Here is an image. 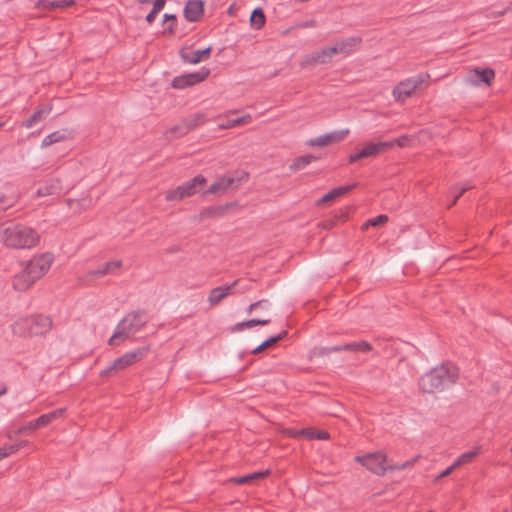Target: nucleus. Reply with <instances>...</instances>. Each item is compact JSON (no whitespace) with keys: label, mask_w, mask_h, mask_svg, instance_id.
<instances>
[{"label":"nucleus","mask_w":512,"mask_h":512,"mask_svg":"<svg viewBox=\"0 0 512 512\" xmlns=\"http://www.w3.org/2000/svg\"><path fill=\"white\" fill-rule=\"evenodd\" d=\"M459 379V368L452 362H444L420 376L419 390L423 393H436L449 389Z\"/></svg>","instance_id":"obj_1"},{"label":"nucleus","mask_w":512,"mask_h":512,"mask_svg":"<svg viewBox=\"0 0 512 512\" xmlns=\"http://www.w3.org/2000/svg\"><path fill=\"white\" fill-rule=\"evenodd\" d=\"M53 255L44 253L29 260L24 269L13 278L12 285L17 291H26L50 268Z\"/></svg>","instance_id":"obj_2"},{"label":"nucleus","mask_w":512,"mask_h":512,"mask_svg":"<svg viewBox=\"0 0 512 512\" xmlns=\"http://www.w3.org/2000/svg\"><path fill=\"white\" fill-rule=\"evenodd\" d=\"M0 233L5 246L14 249H30L39 241L34 229L20 223L9 222Z\"/></svg>","instance_id":"obj_3"},{"label":"nucleus","mask_w":512,"mask_h":512,"mask_svg":"<svg viewBox=\"0 0 512 512\" xmlns=\"http://www.w3.org/2000/svg\"><path fill=\"white\" fill-rule=\"evenodd\" d=\"M52 327L53 321L50 316L34 314L17 320L12 325V331L14 335L29 338L45 335Z\"/></svg>","instance_id":"obj_4"},{"label":"nucleus","mask_w":512,"mask_h":512,"mask_svg":"<svg viewBox=\"0 0 512 512\" xmlns=\"http://www.w3.org/2000/svg\"><path fill=\"white\" fill-rule=\"evenodd\" d=\"M149 319L144 309H138L129 312L116 326L112 337L109 339V345H118V340L126 339L130 334L140 331Z\"/></svg>","instance_id":"obj_5"},{"label":"nucleus","mask_w":512,"mask_h":512,"mask_svg":"<svg viewBox=\"0 0 512 512\" xmlns=\"http://www.w3.org/2000/svg\"><path fill=\"white\" fill-rule=\"evenodd\" d=\"M355 461L364 466L371 473L384 476L387 471L394 472L412 466L416 459L406 461L399 465H386L387 456L383 452H370L362 456H356Z\"/></svg>","instance_id":"obj_6"},{"label":"nucleus","mask_w":512,"mask_h":512,"mask_svg":"<svg viewBox=\"0 0 512 512\" xmlns=\"http://www.w3.org/2000/svg\"><path fill=\"white\" fill-rule=\"evenodd\" d=\"M206 182L207 180L203 175H196L194 178L183 183L182 185H179L175 189L167 191L165 199L167 201H179L186 197L193 196L203 188Z\"/></svg>","instance_id":"obj_7"},{"label":"nucleus","mask_w":512,"mask_h":512,"mask_svg":"<svg viewBox=\"0 0 512 512\" xmlns=\"http://www.w3.org/2000/svg\"><path fill=\"white\" fill-rule=\"evenodd\" d=\"M429 79V74H419L416 77L406 79L398 83L393 89V96L397 101H404L410 97L414 91Z\"/></svg>","instance_id":"obj_8"},{"label":"nucleus","mask_w":512,"mask_h":512,"mask_svg":"<svg viewBox=\"0 0 512 512\" xmlns=\"http://www.w3.org/2000/svg\"><path fill=\"white\" fill-rule=\"evenodd\" d=\"M394 146V142H365L363 147L355 154L348 156V163L352 164L356 161L369 157H376L383 151L390 149Z\"/></svg>","instance_id":"obj_9"},{"label":"nucleus","mask_w":512,"mask_h":512,"mask_svg":"<svg viewBox=\"0 0 512 512\" xmlns=\"http://www.w3.org/2000/svg\"><path fill=\"white\" fill-rule=\"evenodd\" d=\"M209 74L210 70L203 67L197 72L187 73L175 77L171 82V86L175 89H185L204 81L209 76Z\"/></svg>","instance_id":"obj_10"},{"label":"nucleus","mask_w":512,"mask_h":512,"mask_svg":"<svg viewBox=\"0 0 512 512\" xmlns=\"http://www.w3.org/2000/svg\"><path fill=\"white\" fill-rule=\"evenodd\" d=\"M494 77L495 72L491 68L475 67L467 74L468 82L475 86H480L482 84L490 86Z\"/></svg>","instance_id":"obj_11"},{"label":"nucleus","mask_w":512,"mask_h":512,"mask_svg":"<svg viewBox=\"0 0 512 512\" xmlns=\"http://www.w3.org/2000/svg\"><path fill=\"white\" fill-rule=\"evenodd\" d=\"M349 134L348 129L336 130L324 135H320L316 138L310 139L308 144L313 147H324L333 143L343 141Z\"/></svg>","instance_id":"obj_12"},{"label":"nucleus","mask_w":512,"mask_h":512,"mask_svg":"<svg viewBox=\"0 0 512 512\" xmlns=\"http://www.w3.org/2000/svg\"><path fill=\"white\" fill-rule=\"evenodd\" d=\"M330 63L325 48L313 51L303 57L300 62L301 68L324 65Z\"/></svg>","instance_id":"obj_13"},{"label":"nucleus","mask_w":512,"mask_h":512,"mask_svg":"<svg viewBox=\"0 0 512 512\" xmlns=\"http://www.w3.org/2000/svg\"><path fill=\"white\" fill-rule=\"evenodd\" d=\"M239 280H235L230 285H223L213 288L210 291L208 301L210 305L215 306L219 304L224 298L231 295L233 293V290L235 286L238 284Z\"/></svg>","instance_id":"obj_14"},{"label":"nucleus","mask_w":512,"mask_h":512,"mask_svg":"<svg viewBox=\"0 0 512 512\" xmlns=\"http://www.w3.org/2000/svg\"><path fill=\"white\" fill-rule=\"evenodd\" d=\"M204 12V3L201 0H188L184 7V17L189 22H196Z\"/></svg>","instance_id":"obj_15"},{"label":"nucleus","mask_w":512,"mask_h":512,"mask_svg":"<svg viewBox=\"0 0 512 512\" xmlns=\"http://www.w3.org/2000/svg\"><path fill=\"white\" fill-rule=\"evenodd\" d=\"M235 203H225L221 205H213L209 207H205L201 210L199 214V219L204 220L208 218H220L226 215V213L229 211V209L234 206Z\"/></svg>","instance_id":"obj_16"},{"label":"nucleus","mask_w":512,"mask_h":512,"mask_svg":"<svg viewBox=\"0 0 512 512\" xmlns=\"http://www.w3.org/2000/svg\"><path fill=\"white\" fill-rule=\"evenodd\" d=\"M211 51H212V47L209 46L202 50H196V51H190V52H185L182 50L180 52V55L184 62H187L190 64H197V63L201 62L202 60L208 59L210 57Z\"/></svg>","instance_id":"obj_17"},{"label":"nucleus","mask_w":512,"mask_h":512,"mask_svg":"<svg viewBox=\"0 0 512 512\" xmlns=\"http://www.w3.org/2000/svg\"><path fill=\"white\" fill-rule=\"evenodd\" d=\"M122 266L121 260H112L106 263L99 265L94 270H89L87 275L90 277H102L109 273H114L116 270H119Z\"/></svg>","instance_id":"obj_18"},{"label":"nucleus","mask_w":512,"mask_h":512,"mask_svg":"<svg viewBox=\"0 0 512 512\" xmlns=\"http://www.w3.org/2000/svg\"><path fill=\"white\" fill-rule=\"evenodd\" d=\"M356 187V183L346 185V186H340L336 187L332 190H330L328 193H326L324 196H322L318 201L317 205H322L326 202L332 201L338 197H341L347 193H349L352 189Z\"/></svg>","instance_id":"obj_19"},{"label":"nucleus","mask_w":512,"mask_h":512,"mask_svg":"<svg viewBox=\"0 0 512 512\" xmlns=\"http://www.w3.org/2000/svg\"><path fill=\"white\" fill-rule=\"evenodd\" d=\"M336 43L339 47V51L341 52V54L347 56L350 53H352L355 47H357L361 43V38L358 36H350L344 39L337 40Z\"/></svg>","instance_id":"obj_20"},{"label":"nucleus","mask_w":512,"mask_h":512,"mask_svg":"<svg viewBox=\"0 0 512 512\" xmlns=\"http://www.w3.org/2000/svg\"><path fill=\"white\" fill-rule=\"evenodd\" d=\"M76 0H38L37 7L45 10L64 9L73 6Z\"/></svg>","instance_id":"obj_21"},{"label":"nucleus","mask_w":512,"mask_h":512,"mask_svg":"<svg viewBox=\"0 0 512 512\" xmlns=\"http://www.w3.org/2000/svg\"><path fill=\"white\" fill-rule=\"evenodd\" d=\"M72 138V131H68V130H59V131H55V132H52L50 133L49 135H47L43 140H42V143H41V146L42 147H47V146H50L54 143H58V142H61V141H64V140H67V139H70Z\"/></svg>","instance_id":"obj_22"},{"label":"nucleus","mask_w":512,"mask_h":512,"mask_svg":"<svg viewBox=\"0 0 512 512\" xmlns=\"http://www.w3.org/2000/svg\"><path fill=\"white\" fill-rule=\"evenodd\" d=\"M129 367L127 362L125 361V358L123 356L115 359L110 365H108L105 369L101 370L99 375L100 377H109L112 376L114 373L124 370L125 368Z\"/></svg>","instance_id":"obj_23"},{"label":"nucleus","mask_w":512,"mask_h":512,"mask_svg":"<svg viewBox=\"0 0 512 512\" xmlns=\"http://www.w3.org/2000/svg\"><path fill=\"white\" fill-rule=\"evenodd\" d=\"M297 435L303 436L309 440H327L330 435L325 430H315L312 428H303L297 432Z\"/></svg>","instance_id":"obj_24"},{"label":"nucleus","mask_w":512,"mask_h":512,"mask_svg":"<svg viewBox=\"0 0 512 512\" xmlns=\"http://www.w3.org/2000/svg\"><path fill=\"white\" fill-rule=\"evenodd\" d=\"M183 119H184V121L186 123V127H188L189 131H192V130L202 126L207 121L206 115L203 112L193 113Z\"/></svg>","instance_id":"obj_25"},{"label":"nucleus","mask_w":512,"mask_h":512,"mask_svg":"<svg viewBox=\"0 0 512 512\" xmlns=\"http://www.w3.org/2000/svg\"><path fill=\"white\" fill-rule=\"evenodd\" d=\"M226 191L237 189L241 183L248 179V173L242 172L240 176H222Z\"/></svg>","instance_id":"obj_26"},{"label":"nucleus","mask_w":512,"mask_h":512,"mask_svg":"<svg viewBox=\"0 0 512 512\" xmlns=\"http://www.w3.org/2000/svg\"><path fill=\"white\" fill-rule=\"evenodd\" d=\"M266 22V16L262 8L257 7L253 9L250 15V25L253 29H261Z\"/></svg>","instance_id":"obj_27"},{"label":"nucleus","mask_w":512,"mask_h":512,"mask_svg":"<svg viewBox=\"0 0 512 512\" xmlns=\"http://www.w3.org/2000/svg\"><path fill=\"white\" fill-rule=\"evenodd\" d=\"M270 323V319H250L239 322L233 326L232 332L242 331L244 329H250L258 325H267Z\"/></svg>","instance_id":"obj_28"},{"label":"nucleus","mask_w":512,"mask_h":512,"mask_svg":"<svg viewBox=\"0 0 512 512\" xmlns=\"http://www.w3.org/2000/svg\"><path fill=\"white\" fill-rule=\"evenodd\" d=\"M51 111V108H48V109H37L36 111H34L29 118H27L25 120V122L23 123V126L26 127V128H31L33 127L36 123L42 121L43 119H45L48 114L50 113Z\"/></svg>","instance_id":"obj_29"},{"label":"nucleus","mask_w":512,"mask_h":512,"mask_svg":"<svg viewBox=\"0 0 512 512\" xmlns=\"http://www.w3.org/2000/svg\"><path fill=\"white\" fill-rule=\"evenodd\" d=\"M317 157L311 154L299 156L290 164L289 169L293 172L304 169L307 165H309L312 161H315Z\"/></svg>","instance_id":"obj_30"},{"label":"nucleus","mask_w":512,"mask_h":512,"mask_svg":"<svg viewBox=\"0 0 512 512\" xmlns=\"http://www.w3.org/2000/svg\"><path fill=\"white\" fill-rule=\"evenodd\" d=\"M147 347L137 348L122 355L129 366L140 361L147 353Z\"/></svg>","instance_id":"obj_31"},{"label":"nucleus","mask_w":512,"mask_h":512,"mask_svg":"<svg viewBox=\"0 0 512 512\" xmlns=\"http://www.w3.org/2000/svg\"><path fill=\"white\" fill-rule=\"evenodd\" d=\"M344 350L350 352H368L372 350V346L365 340L344 343Z\"/></svg>","instance_id":"obj_32"},{"label":"nucleus","mask_w":512,"mask_h":512,"mask_svg":"<svg viewBox=\"0 0 512 512\" xmlns=\"http://www.w3.org/2000/svg\"><path fill=\"white\" fill-rule=\"evenodd\" d=\"M64 413H65L64 408L56 409L52 412H49L47 414H42L41 416H39L36 419V423L42 424V426L44 427V426L48 425L49 423H51L52 421H54L55 419L63 416Z\"/></svg>","instance_id":"obj_33"},{"label":"nucleus","mask_w":512,"mask_h":512,"mask_svg":"<svg viewBox=\"0 0 512 512\" xmlns=\"http://www.w3.org/2000/svg\"><path fill=\"white\" fill-rule=\"evenodd\" d=\"M270 474L269 470L254 472L245 476L234 478L233 481L236 484H246L256 479H262Z\"/></svg>","instance_id":"obj_34"},{"label":"nucleus","mask_w":512,"mask_h":512,"mask_svg":"<svg viewBox=\"0 0 512 512\" xmlns=\"http://www.w3.org/2000/svg\"><path fill=\"white\" fill-rule=\"evenodd\" d=\"M471 188H472V186H467V185H463V186L455 185V186L451 187L449 194L452 197V201H451L450 205L448 206V208H450L451 206L455 205L456 202L458 201V199L466 191L470 190Z\"/></svg>","instance_id":"obj_35"},{"label":"nucleus","mask_w":512,"mask_h":512,"mask_svg":"<svg viewBox=\"0 0 512 512\" xmlns=\"http://www.w3.org/2000/svg\"><path fill=\"white\" fill-rule=\"evenodd\" d=\"M478 454L479 448L461 454L454 462L455 466L458 468L464 464L470 463Z\"/></svg>","instance_id":"obj_36"},{"label":"nucleus","mask_w":512,"mask_h":512,"mask_svg":"<svg viewBox=\"0 0 512 512\" xmlns=\"http://www.w3.org/2000/svg\"><path fill=\"white\" fill-rule=\"evenodd\" d=\"M226 192L227 191L224 188L223 180L220 177L209 186V188L204 192V194H224Z\"/></svg>","instance_id":"obj_37"},{"label":"nucleus","mask_w":512,"mask_h":512,"mask_svg":"<svg viewBox=\"0 0 512 512\" xmlns=\"http://www.w3.org/2000/svg\"><path fill=\"white\" fill-rule=\"evenodd\" d=\"M188 132L190 131L188 127H186V123L183 118L170 129V133H172L176 137L185 136Z\"/></svg>","instance_id":"obj_38"},{"label":"nucleus","mask_w":512,"mask_h":512,"mask_svg":"<svg viewBox=\"0 0 512 512\" xmlns=\"http://www.w3.org/2000/svg\"><path fill=\"white\" fill-rule=\"evenodd\" d=\"M21 446H22V443H17V444H11L8 446L0 447V461L4 458L10 456L11 454L17 452Z\"/></svg>","instance_id":"obj_39"},{"label":"nucleus","mask_w":512,"mask_h":512,"mask_svg":"<svg viewBox=\"0 0 512 512\" xmlns=\"http://www.w3.org/2000/svg\"><path fill=\"white\" fill-rule=\"evenodd\" d=\"M286 336H287V331L283 330L278 335L272 336V337L266 339L265 341H263L261 343L262 348L267 349V348L273 346L274 344L278 343L282 339H284Z\"/></svg>","instance_id":"obj_40"},{"label":"nucleus","mask_w":512,"mask_h":512,"mask_svg":"<svg viewBox=\"0 0 512 512\" xmlns=\"http://www.w3.org/2000/svg\"><path fill=\"white\" fill-rule=\"evenodd\" d=\"M387 221H388V216L381 214V215H378L374 218L367 220V222L364 224V226L365 227H368V226L377 227V226H381V225L385 224Z\"/></svg>","instance_id":"obj_41"},{"label":"nucleus","mask_w":512,"mask_h":512,"mask_svg":"<svg viewBox=\"0 0 512 512\" xmlns=\"http://www.w3.org/2000/svg\"><path fill=\"white\" fill-rule=\"evenodd\" d=\"M346 218H347L346 213H345V212H343V211H341V212H339V214H337V215L335 216V218H334V219H329V220L324 221V222H323V227H324L325 229H331V228L336 224V222H337L338 220H342V221H344Z\"/></svg>","instance_id":"obj_42"},{"label":"nucleus","mask_w":512,"mask_h":512,"mask_svg":"<svg viewBox=\"0 0 512 512\" xmlns=\"http://www.w3.org/2000/svg\"><path fill=\"white\" fill-rule=\"evenodd\" d=\"M331 353L330 347H315L311 351V357H323Z\"/></svg>","instance_id":"obj_43"},{"label":"nucleus","mask_w":512,"mask_h":512,"mask_svg":"<svg viewBox=\"0 0 512 512\" xmlns=\"http://www.w3.org/2000/svg\"><path fill=\"white\" fill-rule=\"evenodd\" d=\"M40 427H43L42 424H37L36 419H35L33 421H30L26 426L21 427L18 430V433L22 434V433H25L26 431H35Z\"/></svg>","instance_id":"obj_44"},{"label":"nucleus","mask_w":512,"mask_h":512,"mask_svg":"<svg viewBox=\"0 0 512 512\" xmlns=\"http://www.w3.org/2000/svg\"><path fill=\"white\" fill-rule=\"evenodd\" d=\"M325 50H326V53H327V56H328V59H329L330 62H331L332 58L335 55L341 54V52L339 51V47H338L336 42L334 43L333 46L325 47Z\"/></svg>","instance_id":"obj_45"},{"label":"nucleus","mask_w":512,"mask_h":512,"mask_svg":"<svg viewBox=\"0 0 512 512\" xmlns=\"http://www.w3.org/2000/svg\"><path fill=\"white\" fill-rule=\"evenodd\" d=\"M316 25H317L316 20L310 19V20H306V21L297 23L296 27L304 29V28H312V27H315Z\"/></svg>","instance_id":"obj_46"},{"label":"nucleus","mask_w":512,"mask_h":512,"mask_svg":"<svg viewBox=\"0 0 512 512\" xmlns=\"http://www.w3.org/2000/svg\"><path fill=\"white\" fill-rule=\"evenodd\" d=\"M151 3H153L152 10L159 13L164 8L166 1L165 0H153Z\"/></svg>","instance_id":"obj_47"},{"label":"nucleus","mask_w":512,"mask_h":512,"mask_svg":"<svg viewBox=\"0 0 512 512\" xmlns=\"http://www.w3.org/2000/svg\"><path fill=\"white\" fill-rule=\"evenodd\" d=\"M394 145H398L399 147H406L407 143L409 142V137L407 135H403L396 140L393 141Z\"/></svg>","instance_id":"obj_48"},{"label":"nucleus","mask_w":512,"mask_h":512,"mask_svg":"<svg viewBox=\"0 0 512 512\" xmlns=\"http://www.w3.org/2000/svg\"><path fill=\"white\" fill-rule=\"evenodd\" d=\"M52 193H53L52 187H48V186L39 187L38 191H37V194L39 196H46V195H50Z\"/></svg>","instance_id":"obj_49"},{"label":"nucleus","mask_w":512,"mask_h":512,"mask_svg":"<svg viewBox=\"0 0 512 512\" xmlns=\"http://www.w3.org/2000/svg\"><path fill=\"white\" fill-rule=\"evenodd\" d=\"M268 301L263 299V300H259L257 302H254L252 304L249 305V307L247 308V312L248 313H251L253 310L257 309L258 307H260L262 304L264 303H267Z\"/></svg>","instance_id":"obj_50"},{"label":"nucleus","mask_w":512,"mask_h":512,"mask_svg":"<svg viewBox=\"0 0 512 512\" xmlns=\"http://www.w3.org/2000/svg\"><path fill=\"white\" fill-rule=\"evenodd\" d=\"M457 468V466H455V463H453L452 465H450L449 467H447L444 471L441 472V474L439 475V478H444L446 476H448L450 473H452L455 469Z\"/></svg>","instance_id":"obj_51"},{"label":"nucleus","mask_w":512,"mask_h":512,"mask_svg":"<svg viewBox=\"0 0 512 512\" xmlns=\"http://www.w3.org/2000/svg\"><path fill=\"white\" fill-rule=\"evenodd\" d=\"M157 14H158L157 12H155V11L151 10V11L147 14V16H146V21H147L149 24L153 23V22H154V20H155V18H156V16H157Z\"/></svg>","instance_id":"obj_52"},{"label":"nucleus","mask_w":512,"mask_h":512,"mask_svg":"<svg viewBox=\"0 0 512 512\" xmlns=\"http://www.w3.org/2000/svg\"><path fill=\"white\" fill-rule=\"evenodd\" d=\"M163 21L176 23L177 18H176V15H174V14H164Z\"/></svg>","instance_id":"obj_53"},{"label":"nucleus","mask_w":512,"mask_h":512,"mask_svg":"<svg viewBox=\"0 0 512 512\" xmlns=\"http://www.w3.org/2000/svg\"><path fill=\"white\" fill-rule=\"evenodd\" d=\"M330 350H331V353H332V352H341V351H345V350H344V344H339V345L330 346Z\"/></svg>","instance_id":"obj_54"},{"label":"nucleus","mask_w":512,"mask_h":512,"mask_svg":"<svg viewBox=\"0 0 512 512\" xmlns=\"http://www.w3.org/2000/svg\"><path fill=\"white\" fill-rule=\"evenodd\" d=\"M239 125H241V124H240V119L238 117V118L229 120V123L227 124L226 127H236V126H239Z\"/></svg>","instance_id":"obj_55"},{"label":"nucleus","mask_w":512,"mask_h":512,"mask_svg":"<svg viewBox=\"0 0 512 512\" xmlns=\"http://www.w3.org/2000/svg\"><path fill=\"white\" fill-rule=\"evenodd\" d=\"M176 23H173V22H170V24L168 25V27L164 30V33L166 31H168V33L172 34L174 32V27H175Z\"/></svg>","instance_id":"obj_56"},{"label":"nucleus","mask_w":512,"mask_h":512,"mask_svg":"<svg viewBox=\"0 0 512 512\" xmlns=\"http://www.w3.org/2000/svg\"><path fill=\"white\" fill-rule=\"evenodd\" d=\"M263 350H265L264 348H262V345L260 344L259 346H257L256 348H254L252 351H251V354H259L260 352H262Z\"/></svg>","instance_id":"obj_57"},{"label":"nucleus","mask_w":512,"mask_h":512,"mask_svg":"<svg viewBox=\"0 0 512 512\" xmlns=\"http://www.w3.org/2000/svg\"><path fill=\"white\" fill-rule=\"evenodd\" d=\"M507 12V9H504V10H500V11H493L492 14L494 16H502L504 15L505 13Z\"/></svg>","instance_id":"obj_58"},{"label":"nucleus","mask_w":512,"mask_h":512,"mask_svg":"<svg viewBox=\"0 0 512 512\" xmlns=\"http://www.w3.org/2000/svg\"><path fill=\"white\" fill-rule=\"evenodd\" d=\"M239 119H240V124H244V123H246L250 119V116L247 115V116H244V117H239Z\"/></svg>","instance_id":"obj_59"},{"label":"nucleus","mask_w":512,"mask_h":512,"mask_svg":"<svg viewBox=\"0 0 512 512\" xmlns=\"http://www.w3.org/2000/svg\"><path fill=\"white\" fill-rule=\"evenodd\" d=\"M153 0H137L138 3L140 4H149L151 3Z\"/></svg>","instance_id":"obj_60"},{"label":"nucleus","mask_w":512,"mask_h":512,"mask_svg":"<svg viewBox=\"0 0 512 512\" xmlns=\"http://www.w3.org/2000/svg\"><path fill=\"white\" fill-rule=\"evenodd\" d=\"M6 393V388L3 387L1 390H0V396L4 395Z\"/></svg>","instance_id":"obj_61"},{"label":"nucleus","mask_w":512,"mask_h":512,"mask_svg":"<svg viewBox=\"0 0 512 512\" xmlns=\"http://www.w3.org/2000/svg\"><path fill=\"white\" fill-rule=\"evenodd\" d=\"M228 13H229L230 15H232V13H233V5H231V6L229 7V9H228Z\"/></svg>","instance_id":"obj_62"},{"label":"nucleus","mask_w":512,"mask_h":512,"mask_svg":"<svg viewBox=\"0 0 512 512\" xmlns=\"http://www.w3.org/2000/svg\"><path fill=\"white\" fill-rule=\"evenodd\" d=\"M4 195L0 193V203L4 201Z\"/></svg>","instance_id":"obj_63"},{"label":"nucleus","mask_w":512,"mask_h":512,"mask_svg":"<svg viewBox=\"0 0 512 512\" xmlns=\"http://www.w3.org/2000/svg\"><path fill=\"white\" fill-rule=\"evenodd\" d=\"M429 512H433V511H429Z\"/></svg>","instance_id":"obj_64"}]
</instances>
